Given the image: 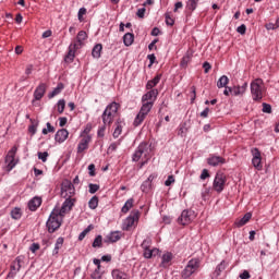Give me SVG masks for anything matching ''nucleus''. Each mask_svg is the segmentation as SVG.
Instances as JSON below:
<instances>
[{"instance_id":"1","label":"nucleus","mask_w":279,"mask_h":279,"mask_svg":"<svg viewBox=\"0 0 279 279\" xmlns=\"http://www.w3.org/2000/svg\"><path fill=\"white\" fill-rule=\"evenodd\" d=\"M63 219H64V216H61L58 213V207H54L46 222V228L48 229V232L50 234H53L56 230H59L60 226H62Z\"/></svg>"},{"instance_id":"2","label":"nucleus","mask_w":279,"mask_h":279,"mask_svg":"<svg viewBox=\"0 0 279 279\" xmlns=\"http://www.w3.org/2000/svg\"><path fill=\"white\" fill-rule=\"evenodd\" d=\"M117 112H119V104L111 102L108 105L101 116L104 125H110L114 121Z\"/></svg>"},{"instance_id":"3","label":"nucleus","mask_w":279,"mask_h":279,"mask_svg":"<svg viewBox=\"0 0 279 279\" xmlns=\"http://www.w3.org/2000/svg\"><path fill=\"white\" fill-rule=\"evenodd\" d=\"M154 108V105L151 102H143L140 112L137 113V116L134 119L133 125L135 128H138V125H141V123H143L145 121V119L147 118V114H149V112H151V109Z\"/></svg>"},{"instance_id":"4","label":"nucleus","mask_w":279,"mask_h":279,"mask_svg":"<svg viewBox=\"0 0 279 279\" xmlns=\"http://www.w3.org/2000/svg\"><path fill=\"white\" fill-rule=\"evenodd\" d=\"M199 269V258H192L187 262L185 268L181 272L183 279H189Z\"/></svg>"},{"instance_id":"5","label":"nucleus","mask_w":279,"mask_h":279,"mask_svg":"<svg viewBox=\"0 0 279 279\" xmlns=\"http://www.w3.org/2000/svg\"><path fill=\"white\" fill-rule=\"evenodd\" d=\"M251 95L254 101L263 99V80L256 78L251 83Z\"/></svg>"},{"instance_id":"6","label":"nucleus","mask_w":279,"mask_h":279,"mask_svg":"<svg viewBox=\"0 0 279 279\" xmlns=\"http://www.w3.org/2000/svg\"><path fill=\"white\" fill-rule=\"evenodd\" d=\"M150 147L151 145H148L146 142L141 143L133 154V162H138L143 158V155L145 157L149 156Z\"/></svg>"},{"instance_id":"7","label":"nucleus","mask_w":279,"mask_h":279,"mask_svg":"<svg viewBox=\"0 0 279 279\" xmlns=\"http://www.w3.org/2000/svg\"><path fill=\"white\" fill-rule=\"evenodd\" d=\"M226 181V174H223V172H217L213 183L214 191H216V193H223Z\"/></svg>"},{"instance_id":"8","label":"nucleus","mask_w":279,"mask_h":279,"mask_svg":"<svg viewBox=\"0 0 279 279\" xmlns=\"http://www.w3.org/2000/svg\"><path fill=\"white\" fill-rule=\"evenodd\" d=\"M80 47H82V40H80V39L70 44L69 51L64 57V62H66L68 64H71V62H73V60H75V51H77V49H80Z\"/></svg>"},{"instance_id":"9","label":"nucleus","mask_w":279,"mask_h":279,"mask_svg":"<svg viewBox=\"0 0 279 279\" xmlns=\"http://www.w3.org/2000/svg\"><path fill=\"white\" fill-rule=\"evenodd\" d=\"M75 206V198H71L70 196L65 197L61 208H57V213L64 217L66 213H71L73 207Z\"/></svg>"},{"instance_id":"10","label":"nucleus","mask_w":279,"mask_h":279,"mask_svg":"<svg viewBox=\"0 0 279 279\" xmlns=\"http://www.w3.org/2000/svg\"><path fill=\"white\" fill-rule=\"evenodd\" d=\"M252 165L257 171H263V157L260 156V150L258 148L252 149Z\"/></svg>"},{"instance_id":"11","label":"nucleus","mask_w":279,"mask_h":279,"mask_svg":"<svg viewBox=\"0 0 279 279\" xmlns=\"http://www.w3.org/2000/svg\"><path fill=\"white\" fill-rule=\"evenodd\" d=\"M75 195V186L71 181H63L61 184V197H71Z\"/></svg>"},{"instance_id":"12","label":"nucleus","mask_w":279,"mask_h":279,"mask_svg":"<svg viewBox=\"0 0 279 279\" xmlns=\"http://www.w3.org/2000/svg\"><path fill=\"white\" fill-rule=\"evenodd\" d=\"M195 219V211L192 210H183L181 213V216L178 218L179 223H181V226H189V223H191V221H193Z\"/></svg>"},{"instance_id":"13","label":"nucleus","mask_w":279,"mask_h":279,"mask_svg":"<svg viewBox=\"0 0 279 279\" xmlns=\"http://www.w3.org/2000/svg\"><path fill=\"white\" fill-rule=\"evenodd\" d=\"M138 210H134L123 222V230H130L134 226L135 221H138Z\"/></svg>"},{"instance_id":"14","label":"nucleus","mask_w":279,"mask_h":279,"mask_svg":"<svg viewBox=\"0 0 279 279\" xmlns=\"http://www.w3.org/2000/svg\"><path fill=\"white\" fill-rule=\"evenodd\" d=\"M158 98V89H150L148 93L143 95L142 97V104H153Z\"/></svg>"},{"instance_id":"15","label":"nucleus","mask_w":279,"mask_h":279,"mask_svg":"<svg viewBox=\"0 0 279 279\" xmlns=\"http://www.w3.org/2000/svg\"><path fill=\"white\" fill-rule=\"evenodd\" d=\"M207 163L210 167H219V165H226V159L221 156H217V155H210L207 158Z\"/></svg>"},{"instance_id":"16","label":"nucleus","mask_w":279,"mask_h":279,"mask_svg":"<svg viewBox=\"0 0 279 279\" xmlns=\"http://www.w3.org/2000/svg\"><path fill=\"white\" fill-rule=\"evenodd\" d=\"M45 93H47V85L45 83H40L34 92V98L36 101H40V99L45 97Z\"/></svg>"},{"instance_id":"17","label":"nucleus","mask_w":279,"mask_h":279,"mask_svg":"<svg viewBox=\"0 0 279 279\" xmlns=\"http://www.w3.org/2000/svg\"><path fill=\"white\" fill-rule=\"evenodd\" d=\"M90 141H92L90 135L84 136L77 145V154H82L83 151H86V149H88V145Z\"/></svg>"},{"instance_id":"18","label":"nucleus","mask_w":279,"mask_h":279,"mask_svg":"<svg viewBox=\"0 0 279 279\" xmlns=\"http://www.w3.org/2000/svg\"><path fill=\"white\" fill-rule=\"evenodd\" d=\"M19 271H21V258L16 257L11 265V270L8 274V278H14Z\"/></svg>"},{"instance_id":"19","label":"nucleus","mask_w":279,"mask_h":279,"mask_svg":"<svg viewBox=\"0 0 279 279\" xmlns=\"http://www.w3.org/2000/svg\"><path fill=\"white\" fill-rule=\"evenodd\" d=\"M156 180V174H150L146 181H144L141 185V191L143 193H149L151 191V182Z\"/></svg>"},{"instance_id":"20","label":"nucleus","mask_w":279,"mask_h":279,"mask_svg":"<svg viewBox=\"0 0 279 279\" xmlns=\"http://www.w3.org/2000/svg\"><path fill=\"white\" fill-rule=\"evenodd\" d=\"M66 138H69V131L66 129H61L59 131H57L56 135H54V141L57 143H64V141H66Z\"/></svg>"},{"instance_id":"21","label":"nucleus","mask_w":279,"mask_h":279,"mask_svg":"<svg viewBox=\"0 0 279 279\" xmlns=\"http://www.w3.org/2000/svg\"><path fill=\"white\" fill-rule=\"evenodd\" d=\"M43 204V198L35 196L28 202V209L32 210V213L38 210L40 208V205Z\"/></svg>"},{"instance_id":"22","label":"nucleus","mask_w":279,"mask_h":279,"mask_svg":"<svg viewBox=\"0 0 279 279\" xmlns=\"http://www.w3.org/2000/svg\"><path fill=\"white\" fill-rule=\"evenodd\" d=\"M117 241H121V232L112 231L106 236L105 243H117Z\"/></svg>"},{"instance_id":"23","label":"nucleus","mask_w":279,"mask_h":279,"mask_svg":"<svg viewBox=\"0 0 279 279\" xmlns=\"http://www.w3.org/2000/svg\"><path fill=\"white\" fill-rule=\"evenodd\" d=\"M231 88L233 97H239V95H245V92L247 90V83H243L242 86H233Z\"/></svg>"},{"instance_id":"24","label":"nucleus","mask_w":279,"mask_h":279,"mask_svg":"<svg viewBox=\"0 0 279 279\" xmlns=\"http://www.w3.org/2000/svg\"><path fill=\"white\" fill-rule=\"evenodd\" d=\"M191 60H193V51L187 50L181 60V66L183 69H186V66H189V62H191Z\"/></svg>"},{"instance_id":"25","label":"nucleus","mask_w":279,"mask_h":279,"mask_svg":"<svg viewBox=\"0 0 279 279\" xmlns=\"http://www.w3.org/2000/svg\"><path fill=\"white\" fill-rule=\"evenodd\" d=\"M12 155H7L5 157V165H7V171H12L16 167V160L14 159Z\"/></svg>"},{"instance_id":"26","label":"nucleus","mask_w":279,"mask_h":279,"mask_svg":"<svg viewBox=\"0 0 279 279\" xmlns=\"http://www.w3.org/2000/svg\"><path fill=\"white\" fill-rule=\"evenodd\" d=\"M226 267H228V263L222 260L215 269L214 276L215 278H219L222 271H226Z\"/></svg>"},{"instance_id":"27","label":"nucleus","mask_w":279,"mask_h":279,"mask_svg":"<svg viewBox=\"0 0 279 279\" xmlns=\"http://www.w3.org/2000/svg\"><path fill=\"white\" fill-rule=\"evenodd\" d=\"M252 219V213H246L242 219L235 221L236 228H243Z\"/></svg>"},{"instance_id":"28","label":"nucleus","mask_w":279,"mask_h":279,"mask_svg":"<svg viewBox=\"0 0 279 279\" xmlns=\"http://www.w3.org/2000/svg\"><path fill=\"white\" fill-rule=\"evenodd\" d=\"M62 90H64V84L59 83L57 87L50 94H48L49 99H53V97L60 95Z\"/></svg>"},{"instance_id":"29","label":"nucleus","mask_w":279,"mask_h":279,"mask_svg":"<svg viewBox=\"0 0 279 279\" xmlns=\"http://www.w3.org/2000/svg\"><path fill=\"white\" fill-rule=\"evenodd\" d=\"M62 245H64V238H58V239H57V242H56V244H54V248H53V251H52V255H53V256H56V255L59 254V252H60Z\"/></svg>"},{"instance_id":"30","label":"nucleus","mask_w":279,"mask_h":279,"mask_svg":"<svg viewBox=\"0 0 279 279\" xmlns=\"http://www.w3.org/2000/svg\"><path fill=\"white\" fill-rule=\"evenodd\" d=\"M101 49H104V46H101V44H97L96 46H94L92 50L93 58H96V59L101 58Z\"/></svg>"},{"instance_id":"31","label":"nucleus","mask_w":279,"mask_h":279,"mask_svg":"<svg viewBox=\"0 0 279 279\" xmlns=\"http://www.w3.org/2000/svg\"><path fill=\"white\" fill-rule=\"evenodd\" d=\"M229 82H230V78H228V76H226V75H222L217 82V87L226 88L228 86Z\"/></svg>"},{"instance_id":"32","label":"nucleus","mask_w":279,"mask_h":279,"mask_svg":"<svg viewBox=\"0 0 279 279\" xmlns=\"http://www.w3.org/2000/svg\"><path fill=\"white\" fill-rule=\"evenodd\" d=\"M160 82V75L155 76L153 80L148 81L146 84L147 90H151Z\"/></svg>"},{"instance_id":"33","label":"nucleus","mask_w":279,"mask_h":279,"mask_svg":"<svg viewBox=\"0 0 279 279\" xmlns=\"http://www.w3.org/2000/svg\"><path fill=\"white\" fill-rule=\"evenodd\" d=\"M31 125L28 126V132L34 136L36 132L38 131V120L31 119Z\"/></svg>"},{"instance_id":"34","label":"nucleus","mask_w":279,"mask_h":279,"mask_svg":"<svg viewBox=\"0 0 279 279\" xmlns=\"http://www.w3.org/2000/svg\"><path fill=\"white\" fill-rule=\"evenodd\" d=\"M113 279H128V275L119 269L112 270Z\"/></svg>"},{"instance_id":"35","label":"nucleus","mask_w":279,"mask_h":279,"mask_svg":"<svg viewBox=\"0 0 279 279\" xmlns=\"http://www.w3.org/2000/svg\"><path fill=\"white\" fill-rule=\"evenodd\" d=\"M99 206V197L93 196L88 202V207L90 210H95Z\"/></svg>"},{"instance_id":"36","label":"nucleus","mask_w":279,"mask_h":279,"mask_svg":"<svg viewBox=\"0 0 279 279\" xmlns=\"http://www.w3.org/2000/svg\"><path fill=\"white\" fill-rule=\"evenodd\" d=\"M134 206V198H129L122 207V213H130V208Z\"/></svg>"},{"instance_id":"37","label":"nucleus","mask_w":279,"mask_h":279,"mask_svg":"<svg viewBox=\"0 0 279 279\" xmlns=\"http://www.w3.org/2000/svg\"><path fill=\"white\" fill-rule=\"evenodd\" d=\"M197 3H199V0H187L186 8L191 12H194V10H197Z\"/></svg>"},{"instance_id":"38","label":"nucleus","mask_w":279,"mask_h":279,"mask_svg":"<svg viewBox=\"0 0 279 279\" xmlns=\"http://www.w3.org/2000/svg\"><path fill=\"white\" fill-rule=\"evenodd\" d=\"M94 228L95 227L93 225H89L86 229H84L78 235V241H84V239H86V234H88V232H90V230Z\"/></svg>"},{"instance_id":"39","label":"nucleus","mask_w":279,"mask_h":279,"mask_svg":"<svg viewBox=\"0 0 279 279\" xmlns=\"http://www.w3.org/2000/svg\"><path fill=\"white\" fill-rule=\"evenodd\" d=\"M171 260H173V254H171V253H166L161 257L162 265H169V263H171Z\"/></svg>"},{"instance_id":"40","label":"nucleus","mask_w":279,"mask_h":279,"mask_svg":"<svg viewBox=\"0 0 279 279\" xmlns=\"http://www.w3.org/2000/svg\"><path fill=\"white\" fill-rule=\"evenodd\" d=\"M11 217H12V219H15V220L21 219V217H23V214L21 213V208L15 207V208L11 211Z\"/></svg>"},{"instance_id":"41","label":"nucleus","mask_w":279,"mask_h":279,"mask_svg":"<svg viewBox=\"0 0 279 279\" xmlns=\"http://www.w3.org/2000/svg\"><path fill=\"white\" fill-rule=\"evenodd\" d=\"M186 132H189V129L186 128V123H182L179 126V136H181L182 138H184V136H186Z\"/></svg>"},{"instance_id":"42","label":"nucleus","mask_w":279,"mask_h":279,"mask_svg":"<svg viewBox=\"0 0 279 279\" xmlns=\"http://www.w3.org/2000/svg\"><path fill=\"white\" fill-rule=\"evenodd\" d=\"M57 108L59 114H62V112H64V108H66V101L64 99H60L57 104Z\"/></svg>"},{"instance_id":"43","label":"nucleus","mask_w":279,"mask_h":279,"mask_svg":"<svg viewBox=\"0 0 279 279\" xmlns=\"http://www.w3.org/2000/svg\"><path fill=\"white\" fill-rule=\"evenodd\" d=\"M141 247H142L143 250H151V248H150V247H151V238H146V239L142 242Z\"/></svg>"},{"instance_id":"44","label":"nucleus","mask_w":279,"mask_h":279,"mask_svg":"<svg viewBox=\"0 0 279 279\" xmlns=\"http://www.w3.org/2000/svg\"><path fill=\"white\" fill-rule=\"evenodd\" d=\"M104 243V238L101 235H97L93 242V247H101Z\"/></svg>"},{"instance_id":"45","label":"nucleus","mask_w":279,"mask_h":279,"mask_svg":"<svg viewBox=\"0 0 279 279\" xmlns=\"http://www.w3.org/2000/svg\"><path fill=\"white\" fill-rule=\"evenodd\" d=\"M122 38L125 47H131L134 44V36H123Z\"/></svg>"},{"instance_id":"46","label":"nucleus","mask_w":279,"mask_h":279,"mask_svg":"<svg viewBox=\"0 0 279 279\" xmlns=\"http://www.w3.org/2000/svg\"><path fill=\"white\" fill-rule=\"evenodd\" d=\"M46 125H47V129H43L41 131L44 135H47L48 132H51V133L56 132V128H53V125H51L50 122H47Z\"/></svg>"},{"instance_id":"47","label":"nucleus","mask_w":279,"mask_h":279,"mask_svg":"<svg viewBox=\"0 0 279 279\" xmlns=\"http://www.w3.org/2000/svg\"><path fill=\"white\" fill-rule=\"evenodd\" d=\"M93 279H101V268H96L95 271L92 274Z\"/></svg>"},{"instance_id":"48","label":"nucleus","mask_w":279,"mask_h":279,"mask_svg":"<svg viewBox=\"0 0 279 279\" xmlns=\"http://www.w3.org/2000/svg\"><path fill=\"white\" fill-rule=\"evenodd\" d=\"M263 112H266V114H271V105L263 102Z\"/></svg>"},{"instance_id":"49","label":"nucleus","mask_w":279,"mask_h":279,"mask_svg":"<svg viewBox=\"0 0 279 279\" xmlns=\"http://www.w3.org/2000/svg\"><path fill=\"white\" fill-rule=\"evenodd\" d=\"M119 145H121V140L110 144L109 151H117V148L119 147Z\"/></svg>"},{"instance_id":"50","label":"nucleus","mask_w":279,"mask_h":279,"mask_svg":"<svg viewBox=\"0 0 279 279\" xmlns=\"http://www.w3.org/2000/svg\"><path fill=\"white\" fill-rule=\"evenodd\" d=\"M88 186H89V193L92 195H94V193H97V191H99V185L98 184L90 183Z\"/></svg>"},{"instance_id":"51","label":"nucleus","mask_w":279,"mask_h":279,"mask_svg":"<svg viewBox=\"0 0 279 279\" xmlns=\"http://www.w3.org/2000/svg\"><path fill=\"white\" fill-rule=\"evenodd\" d=\"M37 156H38L39 160L45 162L47 160V158H49V153H47V151L38 153Z\"/></svg>"},{"instance_id":"52","label":"nucleus","mask_w":279,"mask_h":279,"mask_svg":"<svg viewBox=\"0 0 279 279\" xmlns=\"http://www.w3.org/2000/svg\"><path fill=\"white\" fill-rule=\"evenodd\" d=\"M121 132H123V129H121V125H118L113 131V138H119V136H121Z\"/></svg>"},{"instance_id":"53","label":"nucleus","mask_w":279,"mask_h":279,"mask_svg":"<svg viewBox=\"0 0 279 279\" xmlns=\"http://www.w3.org/2000/svg\"><path fill=\"white\" fill-rule=\"evenodd\" d=\"M97 134H98V136H99L100 138H104V136H105V134H106V124H104L102 126H100V128L98 129Z\"/></svg>"},{"instance_id":"54","label":"nucleus","mask_w":279,"mask_h":279,"mask_svg":"<svg viewBox=\"0 0 279 279\" xmlns=\"http://www.w3.org/2000/svg\"><path fill=\"white\" fill-rule=\"evenodd\" d=\"M144 258H151L154 255H153V252H151V248H144Z\"/></svg>"},{"instance_id":"55","label":"nucleus","mask_w":279,"mask_h":279,"mask_svg":"<svg viewBox=\"0 0 279 279\" xmlns=\"http://www.w3.org/2000/svg\"><path fill=\"white\" fill-rule=\"evenodd\" d=\"M246 29H247V27L245 26V24H242L241 26H239L236 28V32H238V34H241V36H243L245 34Z\"/></svg>"},{"instance_id":"56","label":"nucleus","mask_w":279,"mask_h":279,"mask_svg":"<svg viewBox=\"0 0 279 279\" xmlns=\"http://www.w3.org/2000/svg\"><path fill=\"white\" fill-rule=\"evenodd\" d=\"M201 180H206L207 178H210V173L208 172L207 169H204L201 173Z\"/></svg>"},{"instance_id":"57","label":"nucleus","mask_w":279,"mask_h":279,"mask_svg":"<svg viewBox=\"0 0 279 279\" xmlns=\"http://www.w3.org/2000/svg\"><path fill=\"white\" fill-rule=\"evenodd\" d=\"M84 14H86V8H81L78 10V21H84Z\"/></svg>"},{"instance_id":"58","label":"nucleus","mask_w":279,"mask_h":279,"mask_svg":"<svg viewBox=\"0 0 279 279\" xmlns=\"http://www.w3.org/2000/svg\"><path fill=\"white\" fill-rule=\"evenodd\" d=\"M173 182H175V179L173 178V175H169L168 179L165 181V185L171 186V184H173Z\"/></svg>"},{"instance_id":"59","label":"nucleus","mask_w":279,"mask_h":279,"mask_svg":"<svg viewBox=\"0 0 279 279\" xmlns=\"http://www.w3.org/2000/svg\"><path fill=\"white\" fill-rule=\"evenodd\" d=\"M145 8L138 9L136 15L138 16V19H145Z\"/></svg>"},{"instance_id":"60","label":"nucleus","mask_w":279,"mask_h":279,"mask_svg":"<svg viewBox=\"0 0 279 279\" xmlns=\"http://www.w3.org/2000/svg\"><path fill=\"white\" fill-rule=\"evenodd\" d=\"M88 171H89L90 178H94V175H95V163H90L88 166Z\"/></svg>"},{"instance_id":"61","label":"nucleus","mask_w":279,"mask_h":279,"mask_svg":"<svg viewBox=\"0 0 279 279\" xmlns=\"http://www.w3.org/2000/svg\"><path fill=\"white\" fill-rule=\"evenodd\" d=\"M203 69L205 71V73H208L210 71V69H213V66L208 63V61H205L203 63Z\"/></svg>"},{"instance_id":"62","label":"nucleus","mask_w":279,"mask_h":279,"mask_svg":"<svg viewBox=\"0 0 279 279\" xmlns=\"http://www.w3.org/2000/svg\"><path fill=\"white\" fill-rule=\"evenodd\" d=\"M147 60H149V66H151V64H154V62H156V54H148L147 56Z\"/></svg>"},{"instance_id":"63","label":"nucleus","mask_w":279,"mask_h":279,"mask_svg":"<svg viewBox=\"0 0 279 279\" xmlns=\"http://www.w3.org/2000/svg\"><path fill=\"white\" fill-rule=\"evenodd\" d=\"M66 117H62V118H59V125L60 128H64V125H66Z\"/></svg>"},{"instance_id":"64","label":"nucleus","mask_w":279,"mask_h":279,"mask_svg":"<svg viewBox=\"0 0 279 279\" xmlns=\"http://www.w3.org/2000/svg\"><path fill=\"white\" fill-rule=\"evenodd\" d=\"M250 272L247 270H244L241 275L240 278L241 279H250Z\"/></svg>"}]
</instances>
